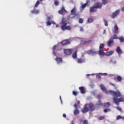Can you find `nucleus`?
Returning <instances> with one entry per match:
<instances>
[{"mask_svg":"<svg viewBox=\"0 0 124 124\" xmlns=\"http://www.w3.org/2000/svg\"><path fill=\"white\" fill-rule=\"evenodd\" d=\"M100 86L101 89L104 93H105L107 94H109V93H110L111 95L113 96V100L116 105H120V102H124V99L123 97H122V93H121L120 91L117 90L116 92L113 91V90L108 91L103 84H101ZM118 97L120 98H118Z\"/></svg>","mask_w":124,"mask_h":124,"instance_id":"f257e3e1","label":"nucleus"},{"mask_svg":"<svg viewBox=\"0 0 124 124\" xmlns=\"http://www.w3.org/2000/svg\"><path fill=\"white\" fill-rule=\"evenodd\" d=\"M61 24L62 25L61 27L62 31H66V30L70 31V30H71V26H67V22H66V20H65V19L62 18L61 21Z\"/></svg>","mask_w":124,"mask_h":124,"instance_id":"f03ea898","label":"nucleus"},{"mask_svg":"<svg viewBox=\"0 0 124 124\" xmlns=\"http://www.w3.org/2000/svg\"><path fill=\"white\" fill-rule=\"evenodd\" d=\"M68 44H70V40L69 39L64 40L61 42L62 46H65V45H68Z\"/></svg>","mask_w":124,"mask_h":124,"instance_id":"7ed1b4c3","label":"nucleus"},{"mask_svg":"<svg viewBox=\"0 0 124 124\" xmlns=\"http://www.w3.org/2000/svg\"><path fill=\"white\" fill-rule=\"evenodd\" d=\"M114 80L115 81H116V82H121L122 80H123V78H122V77L121 76H115L113 78Z\"/></svg>","mask_w":124,"mask_h":124,"instance_id":"20e7f679","label":"nucleus"},{"mask_svg":"<svg viewBox=\"0 0 124 124\" xmlns=\"http://www.w3.org/2000/svg\"><path fill=\"white\" fill-rule=\"evenodd\" d=\"M119 13H120V10H116L115 12L112 13V15L111 16L112 18L113 19H114V18H116V17H117L118 15H119Z\"/></svg>","mask_w":124,"mask_h":124,"instance_id":"39448f33","label":"nucleus"},{"mask_svg":"<svg viewBox=\"0 0 124 124\" xmlns=\"http://www.w3.org/2000/svg\"><path fill=\"white\" fill-rule=\"evenodd\" d=\"M72 49H67L64 50V53L65 55H71L72 54Z\"/></svg>","mask_w":124,"mask_h":124,"instance_id":"423d86ee","label":"nucleus"},{"mask_svg":"<svg viewBox=\"0 0 124 124\" xmlns=\"http://www.w3.org/2000/svg\"><path fill=\"white\" fill-rule=\"evenodd\" d=\"M112 31L114 33H119V28H118V25H117V24L114 25Z\"/></svg>","mask_w":124,"mask_h":124,"instance_id":"0eeeda50","label":"nucleus"},{"mask_svg":"<svg viewBox=\"0 0 124 124\" xmlns=\"http://www.w3.org/2000/svg\"><path fill=\"white\" fill-rule=\"evenodd\" d=\"M94 6L96 8L99 9L102 7V3L99 2H96L94 3Z\"/></svg>","mask_w":124,"mask_h":124,"instance_id":"6e6552de","label":"nucleus"},{"mask_svg":"<svg viewBox=\"0 0 124 124\" xmlns=\"http://www.w3.org/2000/svg\"><path fill=\"white\" fill-rule=\"evenodd\" d=\"M107 45L108 47H112L114 45V41L113 40H109L107 43Z\"/></svg>","mask_w":124,"mask_h":124,"instance_id":"1a4fd4ad","label":"nucleus"},{"mask_svg":"<svg viewBox=\"0 0 124 124\" xmlns=\"http://www.w3.org/2000/svg\"><path fill=\"white\" fill-rule=\"evenodd\" d=\"M79 90L80 91L81 93L84 94L86 93V88L83 86L79 87L78 88Z\"/></svg>","mask_w":124,"mask_h":124,"instance_id":"9d476101","label":"nucleus"},{"mask_svg":"<svg viewBox=\"0 0 124 124\" xmlns=\"http://www.w3.org/2000/svg\"><path fill=\"white\" fill-rule=\"evenodd\" d=\"M90 111V108L88 107H84L81 109V112L83 113H87Z\"/></svg>","mask_w":124,"mask_h":124,"instance_id":"9b49d317","label":"nucleus"},{"mask_svg":"<svg viewBox=\"0 0 124 124\" xmlns=\"http://www.w3.org/2000/svg\"><path fill=\"white\" fill-rule=\"evenodd\" d=\"M63 12H66V10H65L64 7H62L61 10L59 11V14L63 15Z\"/></svg>","mask_w":124,"mask_h":124,"instance_id":"f8f14e48","label":"nucleus"},{"mask_svg":"<svg viewBox=\"0 0 124 124\" xmlns=\"http://www.w3.org/2000/svg\"><path fill=\"white\" fill-rule=\"evenodd\" d=\"M96 53V52H95L93 49H91L87 51V54H88V55H91V54H95Z\"/></svg>","mask_w":124,"mask_h":124,"instance_id":"ddd939ff","label":"nucleus"},{"mask_svg":"<svg viewBox=\"0 0 124 124\" xmlns=\"http://www.w3.org/2000/svg\"><path fill=\"white\" fill-rule=\"evenodd\" d=\"M57 63H62V59L60 57H56L55 59Z\"/></svg>","mask_w":124,"mask_h":124,"instance_id":"4468645a","label":"nucleus"},{"mask_svg":"<svg viewBox=\"0 0 124 124\" xmlns=\"http://www.w3.org/2000/svg\"><path fill=\"white\" fill-rule=\"evenodd\" d=\"M99 55L101 57H104V56H105L104 50L103 49H100L99 51Z\"/></svg>","mask_w":124,"mask_h":124,"instance_id":"2eb2a0df","label":"nucleus"},{"mask_svg":"<svg viewBox=\"0 0 124 124\" xmlns=\"http://www.w3.org/2000/svg\"><path fill=\"white\" fill-rule=\"evenodd\" d=\"M31 14H38L39 13V10L35 9V8H34L33 10L31 11Z\"/></svg>","mask_w":124,"mask_h":124,"instance_id":"dca6fc26","label":"nucleus"},{"mask_svg":"<svg viewBox=\"0 0 124 124\" xmlns=\"http://www.w3.org/2000/svg\"><path fill=\"white\" fill-rule=\"evenodd\" d=\"M116 52L119 54V55H121V54H123V51L122 49H121V47L120 46H117L116 48Z\"/></svg>","mask_w":124,"mask_h":124,"instance_id":"f3484780","label":"nucleus"},{"mask_svg":"<svg viewBox=\"0 0 124 124\" xmlns=\"http://www.w3.org/2000/svg\"><path fill=\"white\" fill-rule=\"evenodd\" d=\"M96 10L97 9H96V8L95 7V6L90 7V12H96Z\"/></svg>","mask_w":124,"mask_h":124,"instance_id":"a211bd4d","label":"nucleus"},{"mask_svg":"<svg viewBox=\"0 0 124 124\" xmlns=\"http://www.w3.org/2000/svg\"><path fill=\"white\" fill-rule=\"evenodd\" d=\"M89 107L91 112H93V111L94 110V106L93 104H90L89 105Z\"/></svg>","mask_w":124,"mask_h":124,"instance_id":"6ab92c4d","label":"nucleus"},{"mask_svg":"<svg viewBox=\"0 0 124 124\" xmlns=\"http://www.w3.org/2000/svg\"><path fill=\"white\" fill-rule=\"evenodd\" d=\"M114 54V51H110L109 52H107L105 53V56H107V57H109V56H111V55H113Z\"/></svg>","mask_w":124,"mask_h":124,"instance_id":"aec40b11","label":"nucleus"},{"mask_svg":"<svg viewBox=\"0 0 124 124\" xmlns=\"http://www.w3.org/2000/svg\"><path fill=\"white\" fill-rule=\"evenodd\" d=\"M71 15H75L76 14V8L74 7L71 11Z\"/></svg>","mask_w":124,"mask_h":124,"instance_id":"412c9836","label":"nucleus"},{"mask_svg":"<svg viewBox=\"0 0 124 124\" xmlns=\"http://www.w3.org/2000/svg\"><path fill=\"white\" fill-rule=\"evenodd\" d=\"M80 123H82V124H89V122H88V120H83L82 119L80 120L79 121Z\"/></svg>","mask_w":124,"mask_h":124,"instance_id":"4be33fe9","label":"nucleus"},{"mask_svg":"<svg viewBox=\"0 0 124 124\" xmlns=\"http://www.w3.org/2000/svg\"><path fill=\"white\" fill-rule=\"evenodd\" d=\"M92 41L88 40V41H82L81 42V44H89V43H91Z\"/></svg>","mask_w":124,"mask_h":124,"instance_id":"5701e85b","label":"nucleus"},{"mask_svg":"<svg viewBox=\"0 0 124 124\" xmlns=\"http://www.w3.org/2000/svg\"><path fill=\"white\" fill-rule=\"evenodd\" d=\"M78 63H82V62H85V60L83 58H80L78 60Z\"/></svg>","mask_w":124,"mask_h":124,"instance_id":"b1692460","label":"nucleus"},{"mask_svg":"<svg viewBox=\"0 0 124 124\" xmlns=\"http://www.w3.org/2000/svg\"><path fill=\"white\" fill-rule=\"evenodd\" d=\"M79 113H80V111H79V110H78V109H75L74 111V114L75 115H78Z\"/></svg>","mask_w":124,"mask_h":124,"instance_id":"393cba45","label":"nucleus"},{"mask_svg":"<svg viewBox=\"0 0 124 124\" xmlns=\"http://www.w3.org/2000/svg\"><path fill=\"white\" fill-rule=\"evenodd\" d=\"M73 59H76L77 58V51H76L72 55Z\"/></svg>","mask_w":124,"mask_h":124,"instance_id":"a878e982","label":"nucleus"},{"mask_svg":"<svg viewBox=\"0 0 124 124\" xmlns=\"http://www.w3.org/2000/svg\"><path fill=\"white\" fill-rule=\"evenodd\" d=\"M111 105V104H110V103L109 102H107V103H105L104 104V107H109V106H110Z\"/></svg>","mask_w":124,"mask_h":124,"instance_id":"bb28decb","label":"nucleus"},{"mask_svg":"<svg viewBox=\"0 0 124 124\" xmlns=\"http://www.w3.org/2000/svg\"><path fill=\"white\" fill-rule=\"evenodd\" d=\"M112 39H118V36L116 34H114V35H112L111 37Z\"/></svg>","mask_w":124,"mask_h":124,"instance_id":"cd10ccee","label":"nucleus"},{"mask_svg":"<svg viewBox=\"0 0 124 124\" xmlns=\"http://www.w3.org/2000/svg\"><path fill=\"white\" fill-rule=\"evenodd\" d=\"M107 3H108V0H102V4H104V5H105V4H107Z\"/></svg>","mask_w":124,"mask_h":124,"instance_id":"c85d7f7f","label":"nucleus"},{"mask_svg":"<svg viewBox=\"0 0 124 124\" xmlns=\"http://www.w3.org/2000/svg\"><path fill=\"white\" fill-rule=\"evenodd\" d=\"M103 48H104V44H101L99 46V49L100 50H103Z\"/></svg>","mask_w":124,"mask_h":124,"instance_id":"c756f323","label":"nucleus"},{"mask_svg":"<svg viewBox=\"0 0 124 124\" xmlns=\"http://www.w3.org/2000/svg\"><path fill=\"white\" fill-rule=\"evenodd\" d=\"M93 21V19L92 17H89L88 18L87 21L89 23H92Z\"/></svg>","mask_w":124,"mask_h":124,"instance_id":"7c9ffc66","label":"nucleus"},{"mask_svg":"<svg viewBox=\"0 0 124 124\" xmlns=\"http://www.w3.org/2000/svg\"><path fill=\"white\" fill-rule=\"evenodd\" d=\"M56 49H57V46H54L53 48V53L54 56H56V52L55 51L56 50Z\"/></svg>","mask_w":124,"mask_h":124,"instance_id":"2f4dec72","label":"nucleus"},{"mask_svg":"<svg viewBox=\"0 0 124 124\" xmlns=\"http://www.w3.org/2000/svg\"><path fill=\"white\" fill-rule=\"evenodd\" d=\"M111 111V109H110V108H105V109H104V112H105V113H107V112H110Z\"/></svg>","mask_w":124,"mask_h":124,"instance_id":"473e14b6","label":"nucleus"},{"mask_svg":"<svg viewBox=\"0 0 124 124\" xmlns=\"http://www.w3.org/2000/svg\"><path fill=\"white\" fill-rule=\"evenodd\" d=\"M40 3V2L39 0H37L35 4V7H38V5H39V4Z\"/></svg>","mask_w":124,"mask_h":124,"instance_id":"72a5a7b5","label":"nucleus"},{"mask_svg":"<svg viewBox=\"0 0 124 124\" xmlns=\"http://www.w3.org/2000/svg\"><path fill=\"white\" fill-rule=\"evenodd\" d=\"M118 39H119L120 42H124V37H120L119 38H118Z\"/></svg>","mask_w":124,"mask_h":124,"instance_id":"f704fd0d","label":"nucleus"},{"mask_svg":"<svg viewBox=\"0 0 124 124\" xmlns=\"http://www.w3.org/2000/svg\"><path fill=\"white\" fill-rule=\"evenodd\" d=\"M87 5H88V3L83 4L82 5H81V8H82V9H84Z\"/></svg>","mask_w":124,"mask_h":124,"instance_id":"c9c22d12","label":"nucleus"},{"mask_svg":"<svg viewBox=\"0 0 124 124\" xmlns=\"http://www.w3.org/2000/svg\"><path fill=\"white\" fill-rule=\"evenodd\" d=\"M124 117H122L121 115L117 116L116 118V120L118 121L119 120H121V119H123Z\"/></svg>","mask_w":124,"mask_h":124,"instance_id":"e433bc0d","label":"nucleus"},{"mask_svg":"<svg viewBox=\"0 0 124 124\" xmlns=\"http://www.w3.org/2000/svg\"><path fill=\"white\" fill-rule=\"evenodd\" d=\"M46 26H51L52 23L50 21H46Z\"/></svg>","mask_w":124,"mask_h":124,"instance_id":"4c0bfd02","label":"nucleus"},{"mask_svg":"<svg viewBox=\"0 0 124 124\" xmlns=\"http://www.w3.org/2000/svg\"><path fill=\"white\" fill-rule=\"evenodd\" d=\"M54 4L55 5H56V6H58V5L59 4V1H58L57 0H55L54 1Z\"/></svg>","mask_w":124,"mask_h":124,"instance_id":"58836bf2","label":"nucleus"},{"mask_svg":"<svg viewBox=\"0 0 124 124\" xmlns=\"http://www.w3.org/2000/svg\"><path fill=\"white\" fill-rule=\"evenodd\" d=\"M116 108L117 109V110H118L119 111H120V112H122L123 111V109H122V108L120 107H117Z\"/></svg>","mask_w":124,"mask_h":124,"instance_id":"ea45409f","label":"nucleus"},{"mask_svg":"<svg viewBox=\"0 0 124 124\" xmlns=\"http://www.w3.org/2000/svg\"><path fill=\"white\" fill-rule=\"evenodd\" d=\"M73 94L76 96L78 94V92H76V91H73Z\"/></svg>","mask_w":124,"mask_h":124,"instance_id":"a19ab883","label":"nucleus"},{"mask_svg":"<svg viewBox=\"0 0 124 124\" xmlns=\"http://www.w3.org/2000/svg\"><path fill=\"white\" fill-rule=\"evenodd\" d=\"M78 22L79 23V24H83V19L82 18H79V20H78Z\"/></svg>","mask_w":124,"mask_h":124,"instance_id":"79ce46f5","label":"nucleus"},{"mask_svg":"<svg viewBox=\"0 0 124 124\" xmlns=\"http://www.w3.org/2000/svg\"><path fill=\"white\" fill-rule=\"evenodd\" d=\"M98 120H100V121L104 120V116H100L99 117H98Z\"/></svg>","mask_w":124,"mask_h":124,"instance_id":"37998d69","label":"nucleus"},{"mask_svg":"<svg viewBox=\"0 0 124 124\" xmlns=\"http://www.w3.org/2000/svg\"><path fill=\"white\" fill-rule=\"evenodd\" d=\"M104 23H105V26H108V22L106 21V19H104Z\"/></svg>","mask_w":124,"mask_h":124,"instance_id":"c03bdc74","label":"nucleus"},{"mask_svg":"<svg viewBox=\"0 0 124 124\" xmlns=\"http://www.w3.org/2000/svg\"><path fill=\"white\" fill-rule=\"evenodd\" d=\"M47 22H50V21L51 20V17L50 16H48L47 17Z\"/></svg>","mask_w":124,"mask_h":124,"instance_id":"a18cd8bd","label":"nucleus"},{"mask_svg":"<svg viewBox=\"0 0 124 124\" xmlns=\"http://www.w3.org/2000/svg\"><path fill=\"white\" fill-rule=\"evenodd\" d=\"M96 78L97 79H101V76H100V75H97L96 76Z\"/></svg>","mask_w":124,"mask_h":124,"instance_id":"49530a36","label":"nucleus"},{"mask_svg":"<svg viewBox=\"0 0 124 124\" xmlns=\"http://www.w3.org/2000/svg\"><path fill=\"white\" fill-rule=\"evenodd\" d=\"M75 17H80V15L79 13L75 14Z\"/></svg>","mask_w":124,"mask_h":124,"instance_id":"de8ad7c7","label":"nucleus"},{"mask_svg":"<svg viewBox=\"0 0 124 124\" xmlns=\"http://www.w3.org/2000/svg\"><path fill=\"white\" fill-rule=\"evenodd\" d=\"M74 106L75 109H78V106L77 105V104H75Z\"/></svg>","mask_w":124,"mask_h":124,"instance_id":"09e8293b","label":"nucleus"},{"mask_svg":"<svg viewBox=\"0 0 124 124\" xmlns=\"http://www.w3.org/2000/svg\"><path fill=\"white\" fill-rule=\"evenodd\" d=\"M80 31H84V29H83V27L80 28Z\"/></svg>","mask_w":124,"mask_h":124,"instance_id":"8fccbe9b","label":"nucleus"},{"mask_svg":"<svg viewBox=\"0 0 124 124\" xmlns=\"http://www.w3.org/2000/svg\"><path fill=\"white\" fill-rule=\"evenodd\" d=\"M63 118H66V114H65V113H63Z\"/></svg>","mask_w":124,"mask_h":124,"instance_id":"3c124183","label":"nucleus"},{"mask_svg":"<svg viewBox=\"0 0 124 124\" xmlns=\"http://www.w3.org/2000/svg\"><path fill=\"white\" fill-rule=\"evenodd\" d=\"M78 105H79V104H80V101H78L77 102Z\"/></svg>","mask_w":124,"mask_h":124,"instance_id":"603ef678","label":"nucleus"},{"mask_svg":"<svg viewBox=\"0 0 124 124\" xmlns=\"http://www.w3.org/2000/svg\"><path fill=\"white\" fill-rule=\"evenodd\" d=\"M110 85H111V86H113V87H115V85L113 83H110Z\"/></svg>","mask_w":124,"mask_h":124,"instance_id":"864d4df0","label":"nucleus"},{"mask_svg":"<svg viewBox=\"0 0 124 124\" xmlns=\"http://www.w3.org/2000/svg\"><path fill=\"white\" fill-rule=\"evenodd\" d=\"M98 102H99V105H101V101H99Z\"/></svg>","mask_w":124,"mask_h":124,"instance_id":"5fc2aeb1","label":"nucleus"},{"mask_svg":"<svg viewBox=\"0 0 124 124\" xmlns=\"http://www.w3.org/2000/svg\"><path fill=\"white\" fill-rule=\"evenodd\" d=\"M52 23L53 25H56V22H55L54 21H52Z\"/></svg>","mask_w":124,"mask_h":124,"instance_id":"6e6d98bb","label":"nucleus"},{"mask_svg":"<svg viewBox=\"0 0 124 124\" xmlns=\"http://www.w3.org/2000/svg\"><path fill=\"white\" fill-rule=\"evenodd\" d=\"M89 2H90V0H88L86 3H88V4H89Z\"/></svg>","mask_w":124,"mask_h":124,"instance_id":"4d7b16f0","label":"nucleus"},{"mask_svg":"<svg viewBox=\"0 0 124 124\" xmlns=\"http://www.w3.org/2000/svg\"><path fill=\"white\" fill-rule=\"evenodd\" d=\"M113 63H114V64H116V63H117V62L114 61V62H113Z\"/></svg>","mask_w":124,"mask_h":124,"instance_id":"13d9d810","label":"nucleus"},{"mask_svg":"<svg viewBox=\"0 0 124 124\" xmlns=\"http://www.w3.org/2000/svg\"><path fill=\"white\" fill-rule=\"evenodd\" d=\"M122 11L124 12V7H123L122 9Z\"/></svg>","mask_w":124,"mask_h":124,"instance_id":"bf43d9fd","label":"nucleus"},{"mask_svg":"<svg viewBox=\"0 0 124 124\" xmlns=\"http://www.w3.org/2000/svg\"><path fill=\"white\" fill-rule=\"evenodd\" d=\"M60 100H61V102H62V96H60Z\"/></svg>","mask_w":124,"mask_h":124,"instance_id":"052dcab7","label":"nucleus"},{"mask_svg":"<svg viewBox=\"0 0 124 124\" xmlns=\"http://www.w3.org/2000/svg\"><path fill=\"white\" fill-rule=\"evenodd\" d=\"M105 32H106V30H104L103 33L104 34V33H105Z\"/></svg>","mask_w":124,"mask_h":124,"instance_id":"680f3d73","label":"nucleus"},{"mask_svg":"<svg viewBox=\"0 0 124 124\" xmlns=\"http://www.w3.org/2000/svg\"><path fill=\"white\" fill-rule=\"evenodd\" d=\"M56 26L57 28H59V25L57 24V25H56Z\"/></svg>","mask_w":124,"mask_h":124,"instance_id":"e2e57ef3","label":"nucleus"},{"mask_svg":"<svg viewBox=\"0 0 124 124\" xmlns=\"http://www.w3.org/2000/svg\"><path fill=\"white\" fill-rule=\"evenodd\" d=\"M71 124H74V122H72Z\"/></svg>","mask_w":124,"mask_h":124,"instance_id":"0e129e2a","label":"nucleus"},{"mask_svg":"<svg viewBox=\"0 0 124 124\" xmlns=\"http://www.w3.org/2000/svg\"><path fill=\"white\" fill-rule=\"evenodd\" d=\"M40 0V1H42V0Z\"/></svg>","mask_w":124,"mask_h":124,"instance_id":"69168bd1","label":"nucleus"},{"mask_svg":"<svg viewBox=\"0 0 124 124\" xmlns=\"http://www.w3.org/2000/svg\"><path fill=\"white\" fill-rule=\"evenodd\" d=\"M94 1H95L96 0H93Z\"/></svg>","mask_w":124,"mask_h":124,"instance_id":"338daca9","label":"nucleus"},{"mask_svg":"<svg viewBox=\"0 0 124 124\" xmlns=\"http://www.w3.org/2000/svg\"><path fill=\"white\" fill-rule=\"evenodd\" d=\"M123 120H124V117L123 118Z\"/></svg>","mask_w":124,"mask_h":124,"instance_id":"774afa93","label":"nucleus"}]
</instances>
